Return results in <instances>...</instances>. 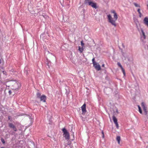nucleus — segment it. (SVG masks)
<instances>
[{
	"label": "nucleus",
	"mask_w": 148,
	"mask_h": 148,
	"mask_svg": "<svg viewBox=\"0 0 148 148\" xmlns=\"http://www.w3.org/2000/svg\"><path fill=\"white\" fill-rule=\"evenodd\" d=\"M108 18V22L110 23L114 27L116 26L115 21L117 20L118 18L117 15L116 13L114 14V19L112 17L111 15L110 14L107 15Z\"/></svg>",
	"instance_id": "obj_1"
},
{
	"label": "nucleus",
	"mask_w": 148,
	"mask_h": 148,
	"mask_svg": "<svg viewBox=\"0 0 148 148\" xmlns=\"http://www.w3.org/2000/svg\"><path fill=\"white\" fill-rule=\"evenodd\" d=\"M37 98L38 99H40L41 101L45 102H46V96L44 95H41V93L39 92L37 93L36 94Z\"/></svg>",
	"instance_id": "obj_2"
},
{
	"label": "nucleus",
	"mask_w": 148,
	"mask_h": 148,
	"mask_svg": "<svg viewBox=\"0 0 148 148\" xmlns=\"http://www.w3.org/2000/svg\"><path fill=\"white\" fill-rule=\"evenodd\" d=\"M62 130L63 133V135L65 138L67 140L69 139V134L66 129L64 128L62 129Z\"/></svg>",
	"instance_id": "obj_3"
},
{
	"label": "nucleus",
	"mask_w": 148,
	"mask_h": 148,
	"mask_svg": "<svg viewBox=\"0 0 148 148\" xmlns=\"http://www.w3.org/2000/svg\"><path fill=\"white\" fill-rule=\"evenodd\" d=\"M141 33H140L141 39L143 42H144V40L146 38V36L145 32L142 29H141Z\"/></svg>",
	"instance_id": "obj_4"
},
{
	"label": "nucleus",
	"mask_w": 148,
	"mask_h": 148,
	"mask_svg": "<svg viewBox=\"0 0 148 148\" xmlns=\"http://www.w3.org/2000/svg\"><path fill=\"white\" fill-rule=\"evenodd\" d=\"M88 4L95 9H96L97 8V3L92 1L90 2Z\"/></svg>",
	"instance_id": "obj_5"
},
{
	"label": "nucleus",
	"mask_w": 148,
	"mask_h": 148,
	"mask_svg": "<svg viewBox=\"0 0 148 148\" xmlns=\"http://www.w3.org/2000/svg\"><path fill=\"white\" fill-rule=\"evenodd\" d=\"M141 106L145 112V115H146L147 114V108L145 106V105L144 102L142 103Z\"/></svg>",
	"instance_id": "obj_6"
},
{
	"label": "nucleus",
	"mask_w": 148,
	"mask_h": 148,
	"mask_svg": "<svg viewBox=\"0 0 148 148\" xmlns=\"http://www.w3.org/2000/svg\"><path fill=\"white\" fill-rule=\"evenodd\" d=\"M113 121L115 124L116 127L117 129L119 128V125L117 123V120L116 117L114 116H112Z\"/></svg>",
	"instance_id": "obj_7"
},
{
	"label": "nucleus",
	"mask_w": 148,
	"mask_h": 148,
	"mask_svg": "<svg viewBox=\"0 0 148 148\" xmlns=\"http://www.w3.org/2000/svg\"><path fill=\"white\" fill-rule=\"evenodd\" d=\"M93 66L95 69L97 71H99L101 70V66L99 63H96L93 65Z\"/></svg>",
	"instance_id": "obj_8"
},
{
	"label": "nucleus",
	"mask_w": 148,
	"mask_h": 148,
	"mask_svg": "<svg viewBox=\"0 0 148 148\" xmlns=\"http://www.w3.org/2000/svg\"><path fill=\"white\" fill-rule=\"evenodd\" d=\"M86 104L85 103H84L83 106L81 107L83 114H85L86 112Z\"/></svg>",
	"instance_id": "obj_9"
},
{
	"label": "nucleus",
	"mask_w": 148,
	"mask_h": 148,
	"mask_svg": "<svg viewBox=\"0 0 148 148\" xmlns=\"http://www.w3.org/2000/svg\"><path fill=\"white\" fill-rule=\"evenodd\" d=\"M117 65L119 67H120L121 68L124 75H125V70L123 67H122V66L121 65V63L119 62H118L117 63Z\"/></svg>",
	"instance_id": "obj_10"
},
{
	"label": "nucleus",
	"mask_w": 148,
	"mask_h": 148,
	"mask_svg": "<svg viewBox=\"0 0 148 148\" xmlns=\"http://www.w3.org/2000/svg\"><path fill=\"white\" fill-rule=\"evenodd\" d=\"M143 22L144 24L146 25H148V17H145L144 18L143 20Z\"/></svg>",
	"instance_id": "obj_11"
},
{
	"label": "nucleus",
	"mask_w": 148,
	"mask_h": 148,
	"mask_svg": "<svg viewBox=\"0 0 148 148\" xmlns=\"http://www.w3.org/2000/svg\"><path fill=\"white\" fill-rule=\"evenodd\" d=\"M8 126L10 128H13L15 126L11 123H8Z\"/></svg>",
	"instance_id": "obj_12"
},
{
	"label": "nucleus",
	"mask_w": 148,
	"mask_h": 148,
	"mask_svg": "<svg viewBox=\"0 0 148 148\" xmlns=\"http://www.w3.org/2000/svg\"><path fill=\"white\" fill-rule=\"evenodd\" d=\"M116 139L117 141L118 142V144H119L120 143V141L121 140L120 137L119 136H117L116 138Z\"/></svg>",
	"instance_id": "obj_13"
},
{
	"label": "nucleus",
	"mask_w": 148,
	"mask_h": 148,
	"mask_svg": "<svg viewBox=\"0 0 148 148\" xmlns=\"http://www.w3.org/2000/svg\"><path fill=\"white\" fill-rule=\"evenodd\" d=\"M137 11L139 14V16L140 18L142 16V15L140 12V9L139 8L138 9Z\"/></svg>",
	"instance_id": "obj_14"
},
{
	"label": "nucleus",
	"mask_w": 148,
	"mask_h": 148,
	"mask_svg": "<svg viewBox=\"0 0 148 148\" xmlns=\"http://www.w3.org/2000/svg\"><path fill=\"white\" fill-rule=\"evenodd\" d=\"M91 1V0H85L84 3L85 4H88Z\"/></svg>",
	"instance_id": "obj_15"
},
{
	"label": "nucleus",
	"mask_w": 148,
	"mask_h": 148,
	"mask_svg": "<svg viewBox=\"0 0 148 148\" xmlns=\"http://www.w3.org/2000/svg\"><path fill=\"white\" fill-rule=\"evenodd\" d=\"M79 50L81 53H82L83 51V47L81 48L80 47H79Z\"/></svg>",
	"instance_id": "obj_16"
},
{
	"label": "nucleus",
	"mask_w": 148,
	"mask_h": 148,
	"mask_svg": "<svg viewBox=\"0 0 148 148\" xmlns=\"http://www.w3.org/2000/svg\"><path fill=\"white\" fill-rule=\"evenodd\" d=\"M133 4L136 7H138L139 8L140 7V6L139 4H137L136 3H134Z\"/></svg>",
	"instance_id": "obj_17"
},
{
	"label": "nucleus",
	"mask_w": 148,
	"mask_h": 148,
	"mask_svg": "<svg viewBox=\"0 0 148 148\" xmlns=\"http://www.w3.org/2000/svg\"><path fill=\"white\" fill-rule=\"evenodd\" d=\"M138 107L139 109V111L140 114H142V112L141 109L139 106H138Z\"/></svg>",
	"instance_id": "obj_18"
},
{
	"label": "nucleus",
	"mask_w": 148,
	"mask_h": 148,
	"mask_svg": "<svg viewBox=\"0 0 148 148\" xmlns=\"http://www.w3.org/2000/svg\"><path fill=\"white\" fill-rule=\"evenodd\" d=\"M95 60L94 58H93L92 59V63L93 64V65L94 64H95V63H97L96 62H95Z\"/></svg>",
	"instance_id": "obj_19"
},
{
	"label": "nucleus",
	"mask_w": 148,
	"mask_h": 148,
	"mask_svg": "<svg viewBox=\"0 0 148 148\" xmlns=\"http://www.w3.org/2000/svg\"><path fill=\"white\" fill-rule=\"evenodd\" d=\"M1 141L3 143V144H5V141L4 140V139L3 138H1Z\"/></svg>",
	"instance_id": "obj_20"
},
{
	"label": "nucleus",
	"mask_w": 148,
	"mask_h": 148,
	"mask_svg": "<svg viewBox=\"0 0 148 148\" xmlns=\"http://www.w3.org/2000/svg\"><path fill=\"white\" fill-rule=\"evenodd\" d=\"M13 130L15 132H16L17 131V129L15 127V126L13 128Z\"/></svg>",
	"instance_id": "obj_21"
},
{
	"label": "nucleus",
	"mask_w": 148,
	"mask_h": 148,
	"mask_svg": "<svg viewBox=\"0 0 148 148\" xmlns=\"http://www.w3.org/2000/svg\"><path fill=\"white\" fill-rule=\"evenodd\" d=\"M111 12L113 13L114 14L115 13H116L115 11L114 10H112L111 11Z\"/></svg>",
	"instance_id": "obj_22"
},
{
	"label": "nucleus",
	"mask_w": 148,
	"mask_h": 148,
	"mask_svg": "<svg viewBox=\"0 0 148 148\" xmlns=\"http://www.w3.org/2000/svg\"><path fill=\"white\" fill-rule=\"evenodd\" d=\"M81 45L82 46V47L84 46V43H83L82 41H81Z\"/></svg>",
	"instance_id": "obj_23"
},
{
	"label": "nucleus",
	"mask_w": 148,
	"mask_h": 148,
	"mask_svg": "<svg viewBox=\"0 0 148 148\" xmlns=\"http://www.w3.org/2000/svg\"><path fill=\"white\" fill-rule=\"evenodd\" d=\"M102 137H103V138H104V133H103V131H102Z\"/></svg>",
	"instance_id": "obj_24"
},
{
	"label": "nucleus",
	"mask_w": 148,
	"mask_h": 148,
	"mask_svg": "<svg viewBox=\"0 0 148 148\" xmlns=\"http://www.w3.org/2000/svg\"><path fill=\"white\" fill-rule=\"evenodd\" d=\"M3 73L4 74H6V73L5 71H3Z\"/></svg>",
	"instance_id": "obj_25"
},
{
	"label": "nucleus",
	"mask_w": 148,
	"mask_h": 148,
	"mask_svg": "<svg viewBox=\"0 0 148 148\" xmlns=\"http://www.w3.org/2000/svg\"><path fill=\"white\" fill-rule=\"evenodd\" d=\"M9 95H11L12 93V91L11 90H9L8 92Z\"/></svg>",
	"instance_id": "obj_26"
},
{
	"label": "nucleus",
	"mask_w": 148,
	"mask_h": 148,
	"mask_svg": "<svg viewBox=\"0 0 148 148\" xmlns=\"http://www.w3.org/2000/svg\"><path fill=\"white\" fill-rule=\"evenodd\" d=\"M108 89L107 88H105L104 89V91H106L107 90H108Z\"/></svg>",
	"instance_id": "obj_27"
},
{
	"label": "nucleus",
	"mask_w": 148,
	"mask_h": 148,
	"mask_svg": "<svg viewBox=\"0 0 148 148\" xmlns=\"http://www.w3.org/2000/svg\"><path fill=\"white\" fill-rule=\"evenodd\" d=\"M104 65H105V64H103L102 65V66L103 67H104Z\"/></svg>",
	"instance_id": "obj_28"
},
{
	"label": "nucleus",
	"mask_w": 148,
	"mask_h": 148,
	"mask_svg": "<svg viewBox=\"0 0 148 148\" xmlns=\"http://www.w3.org/2000/svg\"><path fill=\"white\" fill-rule=\"evenodd\" d=\"M8 119L9 120H10V116H9L8 117Z\"/></svg>",
	"instance_id": "obj_29"
},
{
	"label": "nucleus",
	"mask_w": 148,
	"mask_h": 148,
	"mask_svg": "<svg viewBox=\"0 0 148 148\" xmlns=\"http://www.w3.org/2000/svg\"><path fill=\"white\" fill-rule=\"evenodd\" d=\"M1 148H4V147H1Z\"/></svg>",
	"instance_id": "obj_30"
}]
</instances>
